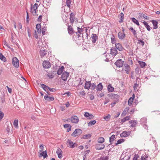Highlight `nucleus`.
<instances>
[{
  "label": "nucleus",
  "instance_id": "obj_9",
  "mask_svg": "<svg viewBox=\"0 0 160 160\" xmlns=\"http://www.w3.org/2000/svg\"><path fill=\"white\" fill-rule=\"evenodd\" d=\"M71 121L73 123H77L79 121V119L76 116H73L71 117Z\"/></svg>",
  "mask_w": 160,
  "mask_h": 160
},
{
  "label": "nucleus",
  "instance_id": "obj_35",
  "mask_svg": "<svg viewBox=\"0 0 160 160\" xmlns=\"http://www.w3.org/2000/svg\"><path fill=\"white\" fill-rule=\"evenodd\" d=\"M72 0H66V4L67 6L69 8H71Z\"/></svg>",
  "mask_w": 160,
  "mask_h": 160
},
{
  "label": "nucleus",
  "instance_id": "obj_43",
  "mask_svg": "<svg viewBox=\"0 0 160 160\" xmlns=\"http://www.w3.org/2000/svg\"><path fill=\"white\" fill-rule=\"evenodd\" d=\"M115 136L114 135H112L109 138V142L111 143L114 140Z\"/></svg>",
  "mask_w": 160,
  "mask_h": 160
},
{
  "label": "nucleus",
  "instance_id": "obj_57",
  "mask_svg": "<svg viewBox=\"0 0 160 160\" xmlns=\"http://www.w3.org/2000/svg\"><path fill=\"white\" fill-rule=\"evenodd\" d=\"M125 140L123 139H120L118 140L117 141V142L118 143H119V144H120L123 142Z\"/></svg>",
  "mask_w": 160,
  "mask_h": 160
},
{
  "label": "nucleus",
  "instance_id": "obj_40",
  "mask_svg": "<svg viewBox=\"0 0 160 160\" xmlns=\"http://www.w3.org/2000/svg\"><path fill=\"white\" fill-rule=\"evenodd\" d=\"M104 142V139L102 137H100L98 138V142L102 143Z\"/></svg>",
  "mask_w": 160,
  "mask_h": 160
},
{
  "label": "nucleus",
  "instance_id": "obj_63",
  "mask_svg": "<svg viewBox=\"0 0 160 160\" xmlns=\"http://www.w3.org/2000/svg\"><path fill=\"white\" fill-rule=\"evenodd\" d=\"M71 125L69 124H65L64 125L63 127L64 128H68L70 127Z\"/></svg>",
  "mask_w": 160,
  "mask_h": 160
},
{
  "label": "nucleus",
  "instance_id": "obj_39",
  "mask_svg": "<svg viewBox=\"0 0 160 160\" xmlns=\"http://www.w3.org/2000/svg\"><path fill=\"white\" fill-rule=\"evenodd\" d=\"M133 100V99L132 98H129L128 101V104L129 106H130L132 105Z\"/></svg>",
  "mask_w": 160,
  "mask_h": 160
},
{
  "label": "nucleus",
  "instance_id": "obj_19",
  "mask_svg": "<svg viewBox=\"0 0 160 160\" xmlns=\"http://www.w3.org/2000/svg\"><path fill=\"white\" fill-rule=\"evenodd\" d=\"M151 22H152L153 25V28L154 29H157L158 28V22L156 20H152Z\"/></svg>",
  "mask_w": 160,
  "mask_h": 160
},
{
  "label": "nucleus",
  "instance_id": "obj_56",
  "mask_svg": "<svg viewBox=\"0 0 160 160\" xmlns=\"http://www.w3.org/2000/svg\"><path fill=\"white\" fill-rule=\"evenodd\" d=\"M27 31L28 34V36L29 37H30L31 36V34L30 33L31 30L28 27L27 28Z\"/></svg>",
  "mask_w": 160,
  "mask_h": 160
},
{
  "label": "nucleus",
  "instance_id": "obj_30",
  "mask_svg": "<svg viewBox=\"0 0 160 160\" xmlns=\"http://www.w3.org/2000/svg\"><path fill=\"white\" fill-rule=\"evenodd\" d=\"M138 62L140 65V66L141 68H144L146 65V63L144 62L141 61H138Z\"/></svg>",
  "mask_w": 160,
  "mask_h": 160
},
{
  "label": "nucleus",
  "instance_id": "obj_55",
  "mask_svg": "<svg viewBox=\"0 0 160 160\" xmlns=\"http://www.w3.org/2000/svg\"><path fill=\"white\" fill-rule=\"evenodd\" d=\"M37 8H33V11L32 12V13L33 14V15H35L36 13L37 12Z\"/></svg>",
  "mask_w": 160,
  "mask_h": 160
},
{
  "label": "nucleus",
  "instance_id": "obj_16",
  "mask_svg": "<svg viewBox=\"0 0 160 160\" xmlns=\"http://www.w3.org/2000/svg\"><path fill=\"white\" fill-rule=\"evenodd\" d=\"M44 99L46 101L49 102L53 101L54 98L53 97H49L47 94H46L44 97Z\"/></svg>",
  "mask_w": 160,
  "mask_h": 160
},
{
  "label": "nucleus",
  "instance_id": "obj_54",
  "mask_svg": "<svg viewBox=\"0 0 160 160\" xmlns=\"http://www.w3.org/2000/svg\"><path fill=\"white\" fill-rule=\"evenodd\" d=\"M138 43L139 44H141L142 46H144V44H145L144 41H143L142 40H138Z\"/></svg>",
  "mask_w": 160,
  "mask_h": 160
},
{
  "label": "nucleus",
  "instance_id": "obj_11",
  "mask_svg": "<svg viewBox=\"0 0 160 160\" xmlns=\"http://www.w3.org/2000/svg\"><path fill=\"white\" fill-rule=\"evenodd\" d=\"M105 147V145L103 144L100 143L97 144L95 145V148L96 150H99L103 149Z\"/></svg>",
  "mask_w": 160,
  "mask_h": 160
},
{
  "label": "nucleus",
  "instance_id": "obj_26",
  "mask_svg": "<svg viewBox=\"0 0 160 160\" xmlns=\"http://www.w3.org/2000/svg\"><path fill=\"white\" fill-rule=\"evenodd\" d=\"M97 91H101L103 88V86L102 83H99L96 87Z\"/></svg>",
  "mask_w": 160,
  "mask_h": 160
},
{
  "label": "nucleus",
  "instance_id": "obj_4",
  "mask_svg": "<svg viewBox=\"0 0 160 160\" xmlns=\"http://www.w3.org/2000/svg\"><path fill=\"white\" fill-rule=\"evenodd\" d=\"M70 22L73 25L74 20H77V18H75V14L73 12H71L70 14Z\"/></svg>",
  "mask_w": 160,
  "mask_h": 160
},
{
  "label": "nucleus",
  "instance_id": "obj_31",
  "mask_svg": "<svg viewBox=\"0 0 160 160\" xmlns=\"http://www.w3.org/2000/svg\"><path fill=\"white\" fill-rule=\"evenodd\" d=\"M129 30L132 32L135 37L137 38V32L132 27H131L130 28Z\"/></svg>",
  "mask_w": 160,
  "mask_h": 160
},
{
  "label": "nucleus",
  "instance_id": "obj_7",
  "mask_svg": "<svg viewBox=\"0 0 160 160\" xmlns=\"http://www.w3.org/2000/svg\"><path fill=\"white\" fill-rule=\"evenodd\" d=\"M131 133V132L129 131H123L120 134V137L122 138L124 137H127L129 136Z\"/></svg>",
  "mask_w": 160,
  "mask_h": 160
},
{
  "label": "nucleus",
  "instance_id": "obj_49",
  "mask_svg": "<svg viewBox=\"0 0 160 160\" xmlns=\"http://www.w3.org/2000/svg\"><path fill=\"white\" fill-rule=\"evenodd\" d=\"M139 157L138 154H135L134 155V157L133 158L132 160H137Z\"/></svg>",
  "mask_w": 160,
  "mask_h": 160
},
{
  "label": "nucleus",
  "instance_id": "obj_20",
  "mask_svg": "<svg viewBox=\"0 0 160 160\" xmlns=\"http://www.w3.org/2000/svg\"><path fill=\"white\" fill-rule=\"evenodd\" d=\"M91 85V83L90 82L86 81L84 88L85 89L89 90L90 88Z\"/></svg>",
  "mask_w": 160,
  "mask_h": 160
},
{
  "label": "nucleus",
  "instance_id": "obj_33",
  "mask_svg": "<svg viewBox=\"0 0 160 160\" xmlns=\"http://www.w3.org/2000/svg\"><path fill=\"white\" fill-rule=\"evenodd\" d=\"M138 15L141 18H143L147 19H148V17L146 15L140 12L139 13Z\"/></svg>",
  "mask_w": 160,
  "mask_h": 160
},
{
  "label": "nucleus",
  "instance_id": "obj_22",
  "mask_svg": "<svg viewBox=\"0 0 160 160\" xmlns=\"http://www.w3.org/2000/svg\"><path fill=\"white\" fill-rule=\"evenodd\" d=\"M125 69V70L126 72V73L127 74H129V71L130 70V66L128 64H125L124 65Z\"/></svg>",
  "mask_w": 160,
  "mask_h": 160
},
{
  "label": "nucleus",
  "instance_id": "obj_3",
  "mask_svg": "<svg viewBox=\"0 0 160 160\" xmlns=\"http://www.w3.org/2000/svg\"><path fill=\"white\" fill-rule=\"evenodd\" d=\"M108 96L111 99H116L117 101H119V96L117 94L114 93H110L108 94Z\"/></svg>",
  "mask_w": 160,
  "mask_h": 160
},
{
  "label": "nucleus",
  "instance_id": "obj_12",
  "mask_svg": "<svg viewBox=\"0 0 160 160\" xmlns=\"http://www.w3.org/2000/svg\"><path fill=\"white\" fill-rule=\"evenodd\" d=\"M115 64L117 67H122L123 65V61H117Z\"/></svg>",
  "mask_w": 160,
  "mask_h": 160
},
{
  "label": "nucleus",
  "instance_id": "obj_50",
  "mask_svg": "<svg viewBox=\"0 0 160 160\" xmlns=\"http://www.w3.org/2000/svg\"><path fill=\"white\" fill-rule=\"evenodd\" d=\"M96 87V85L94 83L91 84L90 86V88L91 89L94 90Z\"/></svg>",
  "mask_w": 160,
  "mask_h": 160
},
{
  "label": "nucleus",
  "instance_id": "obj_32",
  "mask_svg": "<svg viewBox=\"0 0 160 160\" xmlns=\"http://www.w3.org/2000/svg\"><path fill=\"white\" fill-rule=\"evenodd\" d=\"M92 135L91 134H88L83 136V137L81 138L84 139H88L91 138Z\"/></svg>",
  "mask_w": 160,
  "mask_h": 160
},
{
  "label": "nucleus",
  "instance_id": "obj_2",
  "mask_svg": "<svg viewBox=\"0 0 160 160\" xmlns=\"http://www.w3.org/2000/svg\"><path fill=\"white\" fill-rule=\"evenodd\" d=\"M82 132V131L81 129L77 128L75 129V131L72 133L71 136L75 137L81 134Z\"/></svg>",
  "mask_w": 160,
  "mask_h": 160
},
{
  "label": "nucleus",
  "instance_id": "obj_27",
  "mask_svg": "<svg viewBox=\"0 0 160 160\" xmlns=\"http://www.w3.org/2000/svg\"><path fill=\"white\" fill-rule=\"evenodd\" d=\"M40 157L43 156V157L44 158H46L48 157V155L47 153L46 150L44 151H42L41 153H40ZM40 157V156H39Z\"/></svg>",
  "mask_w": 160,
  "mask_h": 160
},
{
  "label": "nucleus",
  "instance_id": "obj_45",
  "mask_svg": "<svg viewBox=\"0 0 160 160\" xmlns=\"http://www.w3.org/2000/svg\"><path fill=\"white\" fill-rule=\"evenodd\" d=\"M108 156L103 157H101L99 158L98 159V160H108Z\"/></svg>",
  "mask_w": 160,
  "mask_h": 160
},
{
  "label": "nucleus",
  "instance_id": "obj_44",
  "mask_svg": "<svg viewBox=\"0 0 160 160\" xmlns=\"http://www.w3.org/2000/svg\"><path fill=\"white\" fill-rule=\"evenodd\" d=\"M129 110V107H127L126 108H125L124 110L122 113L126 115L127 114V112H128Z\"/></svg>",
  "mask_w": 160,
  "mask_h": 160
},
{
  "label": "nucleus",
  "instance_id": "obj_24",
  "mask_svg": "<svg viewBox=\"0 0 160 160\" xmlns=\"http://www.w3.org/2000/svg\"><path fill=\"white\" fill-rule=\"evenodd\" d=\"M108 90L109 92H112L114 91V88L111 84H109L107 87Z\"/></svg>",
  "mask_w": 160,
  "mask_h": 160
},
{
  "label": "nucleus",
  "instance_id": "obj_18",
  "mask_svg": "<svg viewBox=\"0 0 160 160\" xmlns=\"http://www.w3.org/2000/svg\"><path fill=\"white\" fill-rule=\"evenodd\" d=\"M129 123L131 124L130 127H135L137 124V121L136 120H132L129 121Z\"/></svg>",
  "mask_w": 160,
  "mask_h": 160
},
{
  "label": "nucleus",
  "instance_id": "obj_38",
  "mask_svg": "<svg viewBox=\"0 0 160 160\" xmlns=\"http://www.w3.org/2000/svg\"><path fill=\"white\" fill-rule=\"evenodd\" d=\"M120 21H119V22L120 23H122L123 22V19H124V14L122 12H121L120 13Z\"/></svg>",
  "mask_w": 160,
  "mask_h": 160
},
{
  "label": "nucleus",
  "instance_id": "obj_47",
  "mask_svg": "<svg viewBox=\"0 0 160 160\" xmlns=\"http://www.w3.org/2000/svg\"><path fill=\"white\" fill-rule=\"evenodd\" d=\"M0 59L1 60H6V58L1 52H0Z\"/></svg>",
  "mask_w": 160,
  "mask_h": 160
},
{
  "label": "nucleus",
  "instance_id": "obj_13",
  "mask_svg": "<svg viewBox=\"0 0 160 160\" xmlns=\"http://www.w3.org/2000/svg\"><path fill=\"white\" fill-rule=\"evenodd\" d=\"M115 46L116 48L117 49H118L119 51H122L124 49L122 44L120 43H115Z\"/></svg>",
  "mask_w": 160,
  "mask_h": 160
},
{
  "label": "nucleus",
  "instance_id": "obj_28",
  "mask_svg": "<svg viewBox=\"0 0 160 160\" xmlns=\"http://www.w3.org/2000/svg\"><path fill=\"white\" fill-rule=\"evenodd\" d=\"M111 43L112 44H115V43H116V39L115 36L114 34H112V37L111 38Z\"/></svg>",
  "mask_w": 160,
  "mask_h": 160
},
{
  "label": "nucleus",
  "instance_id": "obj_61",
  "mask_svg": "<svg viewBox=\"0 0 160 160\" xmlns=\"http://www.w3.org/2000/svg\"><path fill=\"white\" fill-rule=\"evenodd\" d=\"M3 43L4 45L6 46L7 47H8V48H10V46L8 45V44L7 42L6 41H3Z\"/></svg>",
  "mask_w": 160,
  "mask_h": 160
},
{
  "label": "nucleus",
  "instance_id": "obj_14",
  "mask_svg": "<svg viewBox=\"0 0 160 160\" xmlns=\"http://www.w3.org/2000/svg\"><path fill=\"white\" fill-rule=\"evenodd\" d=\"M56 153L58 154V157L59 158H61L62 157V152L61 149L60 148H58Z\"/></svg>",
  "mask_w": 160,
  "mask_h": 160
},
{
  "label": "nucleus",
  "instance_id": "obj_64",
  "mask_svg": "<svg viewBox=\"0 0 160 160\" xmlns=\"http://www.w3.org/2000/svg\"><path fill=\"white\" fill-rule=\"evenodd\" d=\"M41 25L40 24L38 23L37 24L36 27V28L37 29L41 28Z\"/></svg>",
  "mask_w": 160,
  "mask_h": 160
},
{
  "label": "nucleus",
  "instance_id": "obj_36",
  "mask_svg": "<svg viewBox=\"0 0 160 160\" xmlns=\"http://www.w3.org/2000/svg\"><path fill=\"white\" fill-rule=\"evenodd\" d=\"M18 119H15L14 121L13 125L16 128H18Z\"/></svg>",
  "mask_w": 160,
  "mask_h": 160
},
{
  "label": "nucleus",
  "instance_id": "obj_62",
  "mask_svg": "<svg viewBox=\"0 0 160 160\" xmlns=\"http://www.w3.org/2000/svg\"><path fill=\"white\" fill-rule=\"evenodd\" d=\"M90 114L88 112H86L84 114V116L86 117H88L89 116Z\"/></svg>",
  "mask_w": 160,
  "mask_h": 160
},
{
  "label": "nucleus",
  "instance_id": "obj_53",
  "mask_svg": "<svg viewBox=\"0 0 160 160\" xmlns=\"http://www.w3.org/2000/svg\"><path fill=\"white\" fill-rule=\"evenodd\" d=\"M77 146V143L74 142L73 143L72 145H70V148H73Z\"/></svg>",
  "mask_w": 160,
  "mask_h": 160
},
{
  "label": "nucleus",
  "instance_id": "obj_34",
  "mask_svg": "<svg viewBox=\"0 0 160 160\" xmlns=\"http://www.w3.org/2000/svg\"><path fill=\"white\" fill-rule=\"evenodd\" d=\"M96 122V121L95 120L90 121L88 123V127H90L92 125H94Z\"/></svg>",
  "mask_w": 160,
  "mask_h": 160
},
{
  "label": "nucleus",
  "instance_id": "obj_10",
  "mask_svg": "<svg viewBox=\"0 0 160 160\" xmlns=\"http://www.w3.org/2000/svg\"><path fill=\"white\" fill-rule=\"evenodd\" d=\"M110 54L112 56H115L118 54V51L115 48H112L110 49Z\"/></svg>",
  "mask_w": 160,
  "mask_h": 160
},
{
  "label": "nucleus",
  "instance_id": "obj_42",
  "mask_svg": "<svg viewBox=\"0 0 160 160\" xmlns=\"http://www.w3.org/2000/svg\"><path fill=\"white\" fill-rule=\"evenodd\" d=\"M81 80L80 79H78L76 80V82L78 83L77 86H78L80 85H82L83 84V82H82Z\"/></svg>",
  "mask_w": 160,
  "mask_h": 160
},
{
  "label": "nucleus",
  "instance_id": "obj_29",
  "mask_svg": "<svg viewBox=\"0 0 160 160\" xmlns=\"http://www.w3.org/2000/svg\"><path fill=\"white\" fill-rule=\"evenodd\" d=\"M130 19L132 20V21L137 25V26H139L140 25L139 22L137 20L134 18H130Z\"/></svg>",
  "mask_w": 160,
  "mask_h": 160
},
{
  "label": "nucleus",
  "instance_id": "obj_1",
  "mask_svg": "<svg viewBox=\"0 0 160 160\" xmlns=\"http://www.w3.org/2000/svg\"><path fill=\"white\" fill-rule=\"evenodd\" d=\"M39 53L41 57H46L48 59H49V60H51L52 59H54L52 58L53 57L50 56L51 54L49 55V52L44 47H42L41 48Z\"/></svg>",
  "mask_w": 160,
  "mask_h": 160
},
{
  "label": "nucleus",
  "instance_id": "obj_52",
  "mask_svg": "<svg viewBox=\"0 0 160 160\" xmlns=\"http://www.w3.org/2000/svg\"><path fill=\"white\" fill-rule=\"evenodd\" d=\"M63 71H62V70L58 68V70L57 72V73L58 75H61V74H62V73L63 72Z\"/></svg>",
  "mask_w": 160,
  "mask_h": 160
},
{
  "label": "nucleus",
  "instance_id": "obj_48",
  "mask_svg": "<svg viewBox=\"0 0 160 160\" xmlns=\"http://www.w3.org/2000/svg\"><path fill=\"white\" fill-rule=\"evenodd\" d=\"M111 117V116L110 114H108L107 116H105L104 117V118L107 121H108L109 120V119Z\"/></svg>",
  "mask_w": 160,
  "mask_h": 160
},
{
  "label": "nucleus",
  "instance_id": "obj_58",
  "mask_svg": "<svg viewBox=\"0 0 160 160\" xmlns=\"http://www.w3.org/2000/svg\"><path fill=\"white\" fill-rule=\"evenodd\" d=\"M124 46L127 49H129V46L127 43H124L123 44Z\"/></svg>",
  "mask_w": 160,
  "mask_h": 160
},
{
  "label": "nucleus",
  "instance_id": "obj_21",
  "mask_svg": "<svg viewBox=\"0 0 160 160\" xmlns=\"http://www.w3.org/2000/svg\"><path fill=\"white\" fill-rule=\"evenodd\" d=\"M143 24L144 25V26L147 28V30L150 31L152 28L148 24L147 22L146 21H144L143 22Z\"/></svg>",
  "mask_w": 160,
  "mask_h": 160
},
{
  "label": "nucleus",
  "instance_id": "obj_51",
  "mask_svg": "<svg viewBox=\"0 0 160 160\" xmlns=\"http://www.w3.org/2000/svg\"><path fill=\"white\" fill-rule=\"evenodd\" d=\"M47 29L46 28L44 27L42 28V33L43 35H44L45 34V32L46 31Z\"/></svg>",
  "mask_w": 160,
  "mask_h": 160
},
{
  "label": "nucleus",
  "instance_id": "obj_17",
  "mask_svg": "<svg viewBox=\"0 0 160 160\" xmlns=\"http://www.w3.org/2000/svg\"><path fill=\"white\" fill-rule=\"evenodd\" d=\"M118 37L121 40L124 39L125 37V33H123L120 32L118 33Z\"/></svg>",
  "mask_w": 160,
  "mask_h": 160
},
{
  "label": "nucleus",
  "instance_id": "obj_5",
  "mask_svg": "<svg viewBox=\"0 0 160 160\" xmlns=\"http://www.w3.org/2000/svg\"><path fill=\"white\" fill-rule=\"evenodd\" d=\"M69 75V73L65 71L63 72L62 74L61 78L64 81H66Z\"/></svg>",
  "mask_w": 160,
  "mask_h": 160
},
{
  "label": "nucleus",
  "instance_id": "obj_41",
  "mask_svg": "<svg viewBox=\"0 0 160 160\" xmlns=\"http://www.w3.org/2000/svg\"><path fill=\"white\" fill-rule=\"evenodd\" d=\"M135 72L138 74H140L141 73V69L138 67H137L135 69Z\"/></svg>",
  "mask_w": 160,
  "mask_h": 160
},
{
  "label": "nucleus",
  "instance_id": "obj_46",
  "mask_svg": "<svg viewBox=\"0 0 160 160\" xmlns=\"http://www.w3.org/2000/svg\"><path fill=\"white\" fill-rule=\"evenodd\" d=\"M27 13V17H26V22L28 23H29V15L28 14V10L26 11Z\"/></svg>",
  "mask_w": 160,
  "mask_h": 160
},
{
  "label": "nucleus",
  "instance_id": "obj_60",
  "mask_svg": "<svg viewBox=\"0 0 160 160\" xmlns=\"http://www.w3.org/2000/svg\"><path fill=\"white\" fill-rule=\"evenodd\" d=\"M139 86V84H138L137 83H135L134 86H133V88L135 90L137 89V88Z\"/></svg>",
  "mask_w": 160,
  "mask_h": 160
},
{
  "label": "nucleus",
  "instance_id": "obj_23",
  "mask_svg": "<svg viewBox=\"0 0 160 160\" xmlns=\"http://www.w3.org/2000/svg\"><path fill=\"white\" fill-rule=\"evenodd\" d=\"M41 87L42 88H43V89L46 92H47L48 91V90H49V87H48V86H46V85H45L43 84H40Z\"/></svg>",
  "mask_w": 160,
  "mask_h": 160
},
{
  "label": "nucleus",
  "instance_id": "obj_8",
  "mask_svg": "<svg viewBox=\"0 0 160 160\" xmlns=\"http://www.w3.org/2000/svg\"><path fill=\"white\" fill-rule=\"evenodd\" d=\"M68 26V34L70 35H73L75 32V31L73 29V28H72V26H71L69 25H67Z\"/></svg>",
  "mask_w": 160,
  "mask_h": 160
},
{
  "label": "nucleus",
  "instance_id": "obj_6",
  "mask_svg": "<svg viewBox=\"0 0 160 160\" xmlns=\"http://www.w3.org/2000/svg\"><path fill=\"white\" fill-rule=\"evenodd\" d=\"M42 66L44 68H49L51 66V64L49 61H44L42 63Z\"/></svg>",
  "mask_w": 160,
  "mask_h": 160
},
{
  "label": "nucleus",
  "instance_id": "obj_25",
  "mask_svg": "<svg viewBox=\"0 0 160 160\" xmlns=\"http://www.w3.org/2000/svg\"><path fill=\"white\" fill-rule=\"evenodd\" d=\"M13 65L16 68H18L19 66V61H12Z\"/></svg>",
  "mask_w": 160,
  "mask_h": 160
},
{
  "label": "nucleus",
  "instance_id": "obj_59",
  "mask_svg": "<svg viewBox=\"0 0 160 160\" xmlns=\"http://www.w3.org/2000/svg\"><path fill=\"white\" fill-rule=\"evenodd\" d=\"M4 116V114L2 112H0V121L3 118Z\"/></svg>",
  "mask_w": 160,
  "mask_h": 160
},
{
  "label": "nucleus",
  "instance_id": "obj_15",
  "mask_svg": "<svg viewBox=\"0 0 160 160\" xmlns=\"http://www.w3.org/2000/svg\"><path fill=\"white\" fill-rule=\"evenodd\" d=\"M91 38L92 39V42L93 43H95L96 41L98 39V37L96 34H92L91 35Z\"/></svg>",
  "mask_w": 160,
  "mask_h": 160
},
{
  "label": "nucleus",
  "instance_id": "obj_37",
  "mask_svg": "<svg viewBox=\"0 0 160 160\" xmlns=\"http://www.w3.org/2000/svg\"><path fill=\"white\" fill-rule=\"evenodd\" d=\"M77 30V32H75L76 34H81V33L83 31V29L82 28L78 27Z\"/></svg>",
  "mask_w": 160,
  "mask_h": 160
}]
</instances>
